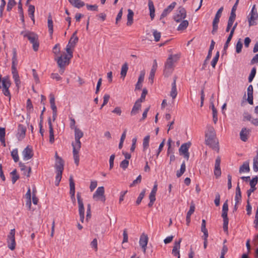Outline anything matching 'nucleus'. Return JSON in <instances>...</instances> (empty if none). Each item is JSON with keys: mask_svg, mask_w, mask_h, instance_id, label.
I'll use <instances>...</instances> for the list:
<instances>
[{"mask_svg": "<svg viewBox=\"0 0 258 258\" xmlns=\"http://www.w3.org/2000/svg\"><path fill=\"white\" fill-rule=\"evenodd\" d=\"M206 145L215 150H219L218 142L216 137L215 129L212 126H208L205 133Z\"/></svg>", "mask_w": 258, "mask_h": 258, "instance_id": "2", "label": "nucleus"}, {"mask_svg": "<svg viewBox=\"0 0 258 258\" xmlns=\"http://www.w3.org/2000/svg\"><path fill=\"white\" fill-rule=\"evenodd\" d=\"M64 162L62 158H58L56 160L55 167L56 170V175L55 177V184L58 186L62 177V173L63 170Z\"/></svg>", "mask_w": 258, "mask_h": 258, "instance_id": "6", "label": "nucleus"}, {"mask_svg": "<svg viewBox=\"0 0 258 258\" xmlns=\"http://www.w3.org/2000/svg\"><path fill=\"white\" fill-rule=\"evenodd\" d=\"M148 236L146 234L143 233L140 236L139 243H140V245L141 246L144 253H146V247H147V245L148 244Z\"/></svg>", "mask_w": 258, "mask_h": 258, "instance_id": "16", "label": "nucleus"}, {"mask_svg": "<svg viewBox=\"0 0 258 258\" xmlns=\"http://www.w3.org/2000/svg\"><path fill=\"white\" fill-rule=\"evenodd\" d=\"M241 199V194L240 191V188L239 186V183H238L237 186L236 188V194L235 197V201L236 202V205H237Z\"/></svg>", "mask_w": 258, "mask_h": 258, "instance_id": "33", "label": "nucleus"}, {"mask_svg": "<svg viewBox=\"0 0 258 258\" xmlns=\"http://www.w3.org/2000/svg\"><path fill=\"white\" fill-rule=\"evenodd\" d=\"M141 108V103L136 101L131 112L132 116L137 114Z\"/></svg>", "mask_w": 258, "mask_h": 258, "instance_id": "24", "label": "nucleus"}, {"mask_svg": "<svg viewBox=\"0 0 258 258\" xmlns=\"http://www.w3.org/2000/svg\"><path fill=\"white\" fill-rule=\"evenodd\" d=\"M170 96L173 99H174L177 95V91L176 88H171V90L170 91Z\"/></svg>", "mask_w": 258, "mask_h": 258, "instance_id": "61", "label": "nucleus"}, {"mask_svg": "<svg viewBox=\"0 0 258 258\" xmlns=\"http://www.w3.org/2000/svg\"><path fill=\"white\" fill-rule=\"evenodd\" d=\"M250 132V130L249 129H247L246 127L242 128L240 133V139L243 142H246L247 140Z\"/></svg>", "mask_w": 258, "mask_h": 258, "instance_id": "20", "label": "nucleus"}, {"mask_svg": "<svg viewBox=\"0 0 258 258\" xmlns=\"http://www.w3.org/2000/svg\"><path fill=\"white\" fill-rule=\"evenodd\" d=\"M21 34L23 35L24 37H27L28 38L30 43L33 45V49L34 51H37L38 50L39 46L38 35L30 31H22Z\"/></svg>", "mask_w": 258, "mask_h": 258, "instance_id": "4", "label": "nucleus"}, {"mask_svg": "<svg viewBox=\"0 0 258 258\" xmlns=\"http://www.w3.org/2000/svg\"><path fill=\"white\" fill-rule=\"evenodd\" d=\"M33 109V105L30 99L27 101V110L28 112L30 113Z\"/></svg>", "mask_w": 258, "mask_h": 258, "instance_id": "57", "label": "nucleus"}, {"mask_svg": "<svg viewBox=\"0 0 258 258\" xmlns=\"http://www.w3.org/2000/svg\"><path fill=\"white\" fill-rule=\"evenodd\" d=\"M191 145L190 142L184 143L181 145L179 149V153L180 155H183V157L186 159L188 160L189 157V153L188 149Z\"/></svg>", "mask_w": 258, "mask_h": 258, "instance_id": "12", "label": "nucleus"}, {"mask_svg": "<svg viewBox=\"0 0 258 258\" xmlns=\"http://www.w3.org/2000/svg\"><path fill=\"white\" fill-rule=\"evenodd\" d=\"M141 179H142L141 175H139L137 177V179L134 180L133 181V182L130 184V186L133 187V186H135L136 184L140 183L141 182Z\"/></svg>", "mask_w": 258, "mask_h": 258, "instance_id": "60", "label": "nucleus"}, {"mask_svg": "<svg viewBox=\"0 0 258 258\" xmlns=\"http://www.w3.org/2000/svg\"><path fill=\"white\" fill-rule=\"evenodd\" d=\"M256 71V68H255V67L253 68L252 69V70H251L250 73L248 77L249 82H251L253 80L254 77L255 76Z\"/></svg>", "mask_w": 258, "mask_h": 258, "instance_id": "50", "label": "nucleus"}, {"mask_svg": "<svg viewBox=\"0 0 258 258\" xmlns=\"http://www.w3.org/2000/svg\"><path fill=\"white\" fill-rule=\"evenodd\" d=\"M220 162L221 159L219 157H218L215 161V169H214V174L216 177H219L221 176V171L220 169Z\"/></svg>", "mask_w": 258, "mask_h": 258, "instance_id": "18", "label": "nucleus"}, {"mask_svg": "<svg viewBox=\"0 0 258 258\" xmlns=\"http://www.w3.org/2000/svg\"><path fill=\"white\" fill-rule=\"evenodd\" d=\"M47 23H48V31H49L50 36L52 37L53 32V21L52 20V17H51L50 14H49L48 16Z\"/></svg>", "mask_w": 258, "mask_h": 258, "instance_id": "26", "label": "nucleus"}, {"mask_svg": "<svg viewBox=\"0 0 258 258\" xmlns=\"http://www.w3.org/2000/svg\"><path fill=\"white\" fill-rule=\"evenodd\" d=\"M156 194L150 193L149 195V200L150 202L148 204V206L149 207H152L154 204V202L156 200L155 197Z\"/></svg>", "mask_w": 258, "mask_h": 258, "instance_id": "46", "label": "nucleus"}, {"mask_svg": "<svg viewBox=\"0 0 258 258\" xmlns=\"http://www.w3.org/2000/svg\"><path fill=\"white\" fill-rule=\"evenodd\" d=\"M11 86V82L8 76L2 77L0 75V88L2 89L4 94L6 96H10L9 88Z\"/></svg>", "mask_w": 258, "mask_h": 258, "instance_id": "7", "label": "nucleus"}, {"mask_svg": "<svg viewBox=\"0 0 258 258\" xmlns=\"http://www.w3.org/2000/svg\"><path fill=\"white\" fill-rule=\"evenodd\" d=\"M255 5L253 6L248 17V22L249 27L256 24V21L258 19V14L256 11L255 10Z\"/></svg>", "mask_w": 258, "mask_h": 258, "instance_id": "11", "label": "nucleus"}, {"mask_svg": "<svg viewBox=\"0 0 258 258\" xmlns=\"http://www.w3.org/2000/svg\"><path fill=\"white\" fill-rule=\"evenodd\" d=\"M70 4L74 7L80 8L85 6V3L81 0H68Z\"/></svg>", "mask_w": 258, "mask_h": 258, "instance_id": "28", "label": "nucleus"}, {"mask_svg": "<svg viewBox=\"0 0 258 258\" xmlns=\"http://www.w3.org/2000/svg\"><path fill=\"white\" fill-rule=\"evenodd\" d=\"M104 192V188L103 186L98 187L93 194V198L96 201L100 200L104 203L106 200Z\"/></svg>", "mask_w": 258, "mask_h": 258, "instance_id": "10", "label": "nucleus"}, {"mask_svg": "<svg viewBox=\"0 0 258 258\" xmlns=\"http://www.w3.org/2000/svg\"><path fill=\"white\" fill-rule=\"evenodd\" d=\"M52 52L55 56L58 55L60 52V44L59 43L56 44L53 47Z\"/></svg>", "mask_w": 258, "mask_h": 258, "instance_id": "48", "label": "nucleus"}, {"mask_svg": "<svg viewBox=\"0 0 258 258\" xmlns=\"http://www.w3.org/2000/svg\"><path fill=\"white\" fill-rule=\"evenodd\" d=\"M16 3L15 0H9L8 3L7 10L8 11H10L13 7L15 6Z\"/></svg>", "mask_w": 258, "mask_h": 258, "instance_id": "53", "label": "nucleus"}, {"mask_svg": "<svg viewBox=\"0 0 258 258\" xmlns=\"http://www.w3.org/2000/svg\"><path fill=\"white\" fill-rule=\"evenodd\" d=\"M50 107L52 110V119L54 121L56 119L57 116V107L55 103L50 104Z\"/></svg>", "mask_w": 258, "mask_h": 258, "instance_id": "44", "label": "nucleus"}, {"mask_svg": "<svg viewBox=\"0 0 258 258\" xmlns=\"http://www.w3.org/2000/svg\"><path fill=\"white\" fill-rule=\"evenodd\" d=\"M15 235V229H11L7 238L8 247L12 250H14L16 247Z\"/></svg>", "mask_w": 258, "mask_h": 258, "instance_id": "9", "label": "nucleus"}, {"mask_svg": "<svg viewBox=\"0 0 258 258\" xmlns=\"http://www.w3.org/2000/svg\"><path fill=\"white\" fill-rule=\"evenodd\" d=\"M147 93H148L147 90L145 88L143 90V92L141 94V96L140 98L138 99L137 101L140 102L141 103L143 102L145 100V99L146 95L147 94Z\"/></svg>", "mask_w": 258, "mask_h": 258, "instance_id": "54", "label": "nucleus"}, {"mask_svg": "<svg viewBox=\"0 0 258 258\" xmlns=\"http://www.w3.org/2000/svg\"><path fill=\"white\" fill-rule=\"evenodd\" d=\"M219 20L220 18L215 16L212 23L213 30L212 31V33L213 34H215L218 30Z\"/></svg>", "mask_w": 258, "mask_h": 258, "instance_id": "27", "label": "nucleus"}, {"mask_svg": "<svg viewBox=\"0 0 258 258\" xmlns=\"http://www.w3.org/2000/svg\"><path fill=\"white\" fill-rule=\"evenodd\" d=\"M98 244H97V240L96 238H94L92 241L91 242V247L95 249V250L96 251L98 249L97 247Z\"/></svg>", "mask_w": 258, "mask_h": 258, "instance_id": "62", "label": "nucleus"}, {"mask_svg": "<svg viewBox=\"0 0 258 258\" xmlns=\"http://www.w3.org/2000/svg\"><path fill=\"white\" fill-rule=\"evenodd\" d=\"M86 7L88 10L92 11H98V6L96 5H86Z\"/></svg>", "mask_w": 258, "mask_h": 258, "instance_id": "59", "label": "nucleus"}, {"mask_svg": "<svg viewBox=\"0 0 258 258\" xmlns=\"http://www.w3.org/2000/svg\"><path fill=\"white\" fill-rule=\"evenodd\" d=\"M77 31L73 33L68 43V44L71 46H72L73 47H75V45L78 42L79 40L78 37L77 36Z\"/></svg>", "mask_w": 258, "mask_h": 258, "instance_id": "25", "label": "nucleus"}, {"mask_svg": "<svg viewBox=\"0 0 258 258\" xmlns=\"http://www.w3.org/2000/svg\"><path fill=\"white\" fill-rule=\"evenodd\" d=\"M34 12H35V7L33 5H30L29 6L28 9V15L29 17L31 18V20L33 21V23L35 22L34 20Z\"/></svg>", "mask_w": 258, "mask_h": 258, "instance_id": "36", "label": "nucleus"}, {"mask_svg": "<svg viewBox=\"0 0 258 258\" xmlns=\"http://www.w3.org/2000/svg\"><path fill=\"white\" fill-rule=\"evenodd\" d=\"M72 48H73V46L69 45L68 44L66 48V50L68 53L67 55L70 59H71L73 57V51L71 49Z\"/></svg>", "mask_w": 258, "mask_h": 258, "instance_id": "47", "label": "nucleus"}, {"mask_svg": "<svg viewBox=\"0 0 258 258\" xmlns=\"http://www.w3.org/2000/svg\"><path fill=\"white\" fill-rule=\"evenodd\" d=\"M69 183H70V194L75 192V184L73 179V176H70L69 178Z\"/></svg>", "mask_w": 258, "mask_h": 258, "instance_id": "37", "label": "nucleus"}, {"mask_svg": "<svg viewBox=\"0 0 258 258\" xmlns=\"http://www.w3.org/2000/svg\"><path fill=\"white\" fill-rule=\"evenodd\" d=\"M54 59L56 61L59 68V73L62 74L64 72L66 67L69 64L71 59L68 58L67 54H64L63 55H61L55 57Z\"/></svg>", "mask_w": 258, "mask_h": 258, "instance_id": "5", "label": "nucleus"}, {"mask_svg": "<svg viewBox=\"0 0 258 258\" xmlns=\"http://www.w3.org/2000/svg\"><path fill=\"white\" fill-rule=\"evenodd\" d=\"M239 1V0H236V3H235L234 5L233 6L231 11V13H230V17H229V19L235 21V18H236L235 12L237 9V7Z\"/></svg>", "mask_w": 258, "mask_h": 258, "instance_id": "29", "label": "nucleus"}, {"mask_svg": "<svg viewBox=\"0 0 258 258\" xmlns=\"http://www.w3.org/2000/svg\"><path fill=\"white\" fill-rule=\"evenodd\" d=\"M219 57V52L217 51L215 56H214V57L213 58V59L211 62V65L213 68H215V66L218 62Z\"/></svg>", "mask_w": 258, "mask_h": 258, "instance_id": "51", "label": "nucleus"}, {"mask_svg": "<svg viewBox=\"0 0 258 258\" xmlns=\"http://www.w3.org/2000/svg\"><path fill=\"white\" fill-rule=\"evenodd\" d=\"M127 12H128V14L127 16V22L126 23V25L127 26H131L133 23L134 12L131 9H128Z\"/></svg>", "mask_w": 258, "mask_h": 258, "instance_id": "31", "label": "nucleus"}, {"mask_svg": "<svg viewBox=\"0 0 258 258\" xmlns=\"http://www.w3.org/2000/svg\"><path fill=\"white\" fill-rule=\"evenodd\" d=\"M26 128L22 124H19L18 128V133L17 137L19 141L22 140L24 138L26 135Z\"/></svg>", "mask_w": 258, "mask_h": 258, "instance_id": "17", "label": "nucleus"}, {"mask_svg": "<svg viewBox=\"0 0 258 258\" xmlns=\"http://www.w3.org/2000/svg\"><path fill=\"white\" fill-rule=\"evenodd\" d=\"M48 123L49 125V142L52 144L54 142V133L52 124L50 118L48 119Z\"/></svg>", "mask_w": 258, "mask_h": 258, "instance_id": "23", "label": "nucleus"}, {"mask_svg": "<svg viewBox=\"0 0 258 258\" xmlns=\"http://www.w3.org/2000/svg\"><path fill=\"white\" fill-rule=\"evenodd\" d=\"M112 112L114 114H116L117 115L120 116L121 114L122 110L120 107H116L112 111Z\"/></svg>", "mask_w": 258, "mask_h": 258, "instance_id": "63", "label": "nucleus"}, {"mask_svg": "<svg viewBox=\"0 0 258 258\" xmlns=\"http://www.w3.org/2000/svg\"><path fill=\"white\" fill-rule=\"evenodd\" d=\"M11 156L15 162H17L19 161V157L17 149L13 150V151L11 152Z\"/></svg>", "mask_w": 258, "mask_h": 258, "instance_id": "42", "label": "nucleus"}, {"mask_svg": "<svg viewBox=\"0 0 258 258\" xmlns=\"http://www.w3.org/2000/svg\"><path fill=\"white\" fill-rule=\"evenodd\" d=\"M24 160L27 161L31 159L33 156V152L32 148L28 146L22 152Z\"/></svg>", "mask_w": 258, "mask_h": 258, "instance_id": "15", "label": "nucleus"}, {"mask_svg": "<svg viewBox=\"0 0 258 258\" xmlns=\"http://www.w3.org/2000/svg\"><path fill=\"white\" fill-rule=\"evenodd\" d=\"M258 181V177L257 176H255L254 177L252 178L251 180L250 181V187L252 188L255 187V185L257 183Z\"/></svg>", "mask_w": 258, "mask_h": 258, "instance_id": "58", "label": "nucleus"}, {"mask_svg": "<svg viewBox=\"0 0 258 258\" xmlns=\"http://www.w3.org/2000/svg\"><path fill=\"white\" fill-rule=\"evenodd\" d=\"M19 167L22 171L23 172V174L27 177H29L31 172V168L30 167L26 166L24 163L20 162L19 163Z\"/></svg>", "mask_w": 258, "mask_h": 258, "instance_id": "21", "label": "nucleus"}, {"mask_svg": "<svg viewBox=\"0 0 258 258\" xmlns=\"http://www.w3.org/2000/svg\"><path fill=\"white\" fill-rule=\"evenodd\" d=\"M228 211V200H226L224 203L222 207V212L221 216L223 219V230L226 233H228V225L229 222V219L227 216V213Z\"/></svg>", "mask_w": 258, "mask_h": 258, "instance_id": "8", "label": "nucleus"}, {"mask_svg": "<svg viewBox=\"0 0 258 258\" xmlns=\"http://www.w3.org/2000/svg\"><path fill=\"white\" fill-rule=\"evenodd\" d=\"M212 112H213V119L214 123H216L218 121L217 111L215 108L213 103L211 105Z\"/></svg>", "mask_w": 258, "mask_h": 258, "instance_id": "40", "label": "nucleus"}, {"mask_svg": "<svg viewBox=\"0 0 258 258\" xmlns=\"http://www.w3.org/2000/svg\"><path fill=\"white\" fill-rule=\"evenodd\" d=\"M181 240L182 238H179L178 241L174 242V246L172 251V253L174 256L179 255V249L180 247V243Z\"/></svg>", "mask_w": 258, "mask_h": 258, "instance_id": "19", "label": "nucleus"}, {"mask_svg": "<svg viewBox=\"0 0 258 258\" xmlns=\"http://www.w3.org/2000/svg\"><path fill=\"white\" fill-rule=\"evenodd\" d=\"M129 164V161L127 160L124 159L120 163V167L123 170H125Z\"/></svg>", "mask_w": 258, "mask_h": 258, "instance_id": "55", "label": "nucleus"}, {"mask_svg": "<svg viewBox=\"0 0 258 258\" xmlns=\"http://www.w3.org/2000/svg\"><path fill=\"white\" fill-rule=\"evenodd\" d=\"M185 171V164L184 162H183L181 165L180 169L178 170L176 172V176L177 177H180Z\"/></svg>", "mask_w": 258, "mask_h": 258, "instance_id": "39", "label": "nucleus"}, {"mask_svg": "<svg viewBox=\"0 0 258 258\" xmlns=\"http://www.w3.org/2000/svg\"><path fill=\"white\" fill-rule=\"evenodd\" d=\"M150 138V136L147 135L144 138L143 143L144 150H146L149 147Z\"/></svg>", "mask_w": 258, "mask_h": 258, "instance_id": "41", "label": "nucleus"}, {"mask_svg": "<svg viewBox=\"0 0 258 258\" xmlns=\"http://www.w3.org/2000/svg\"><path fill=\"white\" fill-rule=\"evenodd\" d=\"M188 25V22L187 20L182 21L177 28L178 31L185 30Z\"/></svg>", "mask_w": 258, "mask_h": 258, "instance_id": "38", "label": "nucleus"}, {"mask_svg": "<svg viewBox=\"0 0 258 258\" xmlns=\"http://www.w3.org/2000/svg\"><path fill=\"white\" fill-rule=\"evenodd\" d=\"M180 57V53L170 54L169 55L165 63L163 74L165 77H168L172 73L174 69V63L177 62Z\"/></svg>", "mask_w": 258, "mask_h": 258, "instance_id": "3", "label": "nucleus"}, {"mask_svg": "<svg viewBox=\"0 0 258 258\" xmlns=\"http://www.w3.org/2000/svg\"><path fill=\"white\" fill-rule=\"evenodd\" d=\"M75 144L72 143V145L73 148V153L74 161L77 166L79 164V151L81 148V142L80 139L84 136L83 132L79 128H75Z\"/></svg>", "mask_w": 258, "mask_h": 258, "instance_id": "1", "label": "nucleus"}, {"mask_svg": "<svg viewBox=\"0 0 258 258\" xmlns=\"http://www.w3.org/2000/svg\"><path fill=\"white\" fill-rule=\"evenodd\" d=\"M146 193V189H143V190L141 191V192L139 196L138 197L137 201H136V204L137 205H139L140 204V203L142 202V200L145 197Z\"/></svg>", "mask_w": 258, "mask_h": 258, "instance_id": "45", "label": "nucleus"}, {"mask_svg": "<svg viewBox=\"0 0 258 258\" xmlns=\"http://www.w3.org/2000/svg\"><path fill=\"white\" fill-rule=\"evenodd\" d=\"M186 13L185 9L182 7H179L178 8V10L174 16V20L176 22H179L182 19H184L186 17Z\"/></svg>", "mask_w": 258, "mask_h": 258, "instance_id": "13", "label": "nucleus"}, {"mask_svg": "<svg viewBox=\"0 0 258 258\" xmlns=\"http://www.w3.org/2000/svg\"><path fill=\"white\" fill-rule=\"evenodd\" d=\"M11 174L12 175V183L14 184L16 181L19 178V176L17 174V170L14 169L11 172Z\"/></svg>", "mask_w": 258, "mask_h": 258, "instance_id": "43", "label": "nucleus"}, {"mask_svg": "<svg viewBox=\"0 0 258 258\" xmlns=\"http://www.w3.org/2000/svg\"><path fill=\"white\" fill-rule=\"evenodd\" d=\"M195 210V206L193 202H191L189 211L187 212L186 217V225L189 226L190 222V216L194 213Z\"/></svg>", "mask_w": 258, "mask_h": 258, "instance_id": "22", "label": "nucleus"}, {"mask_svg": "<svg viewBox=\"0 0 258 258\" xmlns=\"http://www.w3.org/2000/svg\"><path fill=\"white\" fill-rule=\"evenodd\" d=\"M18 64L17 52L15 49L13 50V55L12 57V72L13 77L14 76H18V73L17 70L16 66Z\"/></svg>", "mask_w": 258, "mask_h": 258, "instance_id": "14", "label": "nucleus"}, {"mask_svg": "<svg viewBox=\"0 0 258 258\" xmlns=\"http://www.w3.org/2000/svg\"><path fill=\"white\" fill-rule=\"evenodd\" d=\"M149 8L150 10V16L152 20H153L155 17V8L153 2L150 0L148 3Z\"/></svg>", "mask_w": 258, "mask_h": 258, "instance_id": "32", "label": "nucleus"}, {"mask_svg": "<svg viewBox=\"0 0 258 258\" xmlns=\"http://www.w3.org/2000/svg\"><path fill=\"white\" fill-rule=\"evenodd\" d=\"M250 170L249 163L248 162H245L239 168V172L240 173L243 172H248Z\"/></svg>", "mask_w": 258, "mask_h": 258, "instance_id": "30", "label": "nucleus"}, {"mask_svg": "<svg viewBox=\"0 0 258 258\" xmlns=\"http://www.w3.org/2000/svg\"><path fill=\"white\" fill-rule=\"evenodd\" d=\"M128 70V64L127 62H125L121 67L120 75L121 77L123 78V79L125 78L126 75V73Z\"/></svg>", "mask_w": 258, "mask_h": 258, "instance_id": "35", "label": "nucleus"}, {"mask_svg": "<svg viewBox=\"0 0 258 258\" xmlns=\"http://www.w3.org/2000/svg\"><path fill=\"white\" fill-rule=\"evenodd\" d=\"M253 222L255 225L254 227L256 229H257V228H258V206L257 207V208H256V211L255 215V219H254Z\"/></svg>", "mask_w": 258, "mask_h": 258, "instance_id": "64", "label": "nucleus"}, {"mask_svg": "<svg viewBox=\"0 0 258 258\" xmlns=\"http://www.w3.org/2000/svg\"><path fill=\"white\" fill-rule=\"evenodd\" d=\"M253 168L255 172L258 171V155H256L253 158Z\"/></svg>", "mask_w": 258, "mask_h": 258, "instance_id": "52", "label": "nucleus"}, {"mask_svg": "<svg viewBox=\"0 0 258 258\" xmlns=\"http://www.w3.org/2000/svg\"><path fill=\"white\" fill-rule=\"evenodd\" d=\"M242 48V43H241L240 40H239L236 45V51L237 53H239L241 51V49Z\"/></svg>", "mask_w": 258, "mask_h": 258, "instance_id": "56", "label": "nucleus"}, {"mask_svg": "<svg viewBox=\"0 0 258 258\" xmlns=\"http://www.w3.org/2000/svg\"><path fill=\"white\" fill-rule=\"evenodd\" d=\"M206 222L205 219L202 220V225H201V231L203 232L204 235L203 237H208V231L207 229L206 228Z\"/></svg>", "mask_w": 258, "mask_h": 258, "instance_id": "34", "label": "nucleus"}, {"mask_svg": "<svg viewBox=\"0 0 258 258\" xmlns=\"http://www.w3.org/2000/svg\"><path fill=\"white\" fill-rule=\"evenodd\" d=\"M153 35L154 37V40L156 42H158L161 37V33L156 30H153Z\"/></svg>", "mask_w": 258, "mask_h": 258, "instance_id": "49", "label": "nucleus"}]
</instances>
